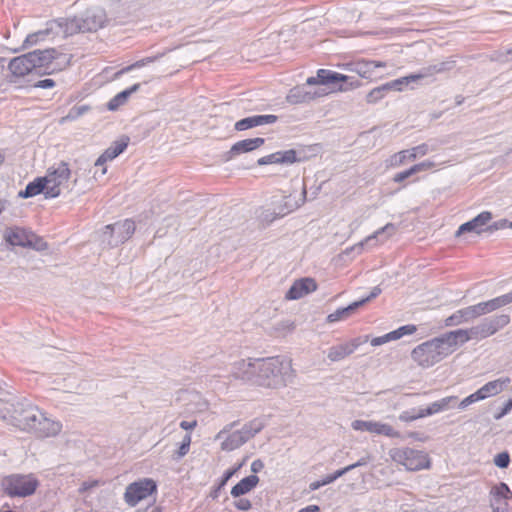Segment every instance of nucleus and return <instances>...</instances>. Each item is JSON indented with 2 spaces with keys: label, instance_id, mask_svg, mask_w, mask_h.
Listing matches in <instances>:
<instances>
[{
  "label": "nucleus",
  "instance_id": "obj_1",
  "mask_svg": "<svg viewBox=\"0 0 512 512\" xmlns=\"http://www.w3.org/2000/svg\"><path fill=\"white\" fill-rule=\"evenodd\" d=\"M105 22V11L100 7H91L80 16L65 19L61 18L48 22L45 29L29 34L25 38L22 44V49H27L50 35L53 37H67L78 32L97 31Z\"/></svg>",
  "mask_w": 512,
  "mask_h": 512
},
{
  "label": "nucleus",
  "instance_id": "obj_2",
  "mask_svg": "<svg viewBox=\"0 0 512 512\" xmlns=\"http://www.w3.org/2000/svg\"><path fill=\"white\" fill-rule=\"evenodd\" d=\"M347 75L327 69H319L317 76L309 77L305 85L296 86L289 90L286 100L290 104L308 103L323 97L331 91H348L360 86L358 80L350 81Z\"/></svg>",
  "mask_w": 512,
  "mask_h": 512
},
{
  "label": "nucleus",
  "instance_id": "obj_3",
  "mask_svg": "<svg viewBox=\"0 0 512 512\" xmlns=\"http://www.w3.org/2000/svg\"><path fill=\"white\" fill-rule=\"evenodd\" d=\"M459 347L453 331L423 342L411 352L412 360L422 368H429L452 354Z\"/></svg>",
  "mask_w": 512,
  "mask_h": 512
},
{
  "label": "nucleus",
  "instance_id": "obj_4",
  "mask_svg": "<svg viewBox=\"0 0 512 512\" xmlns=\"http://www.w3.org/2000/svg\"><path fill=\"white\" fill-rule=\"evenodd\" d=\"M294 378L291 360L286 357H270L258 363L255 384L267 388L286 386Z\"/></svg>",
  "mask_w": 512,
  "mask_h": 512
},
{
  "label": "nucleus",
  "instance_id": "obj_5",
  "mask_svg": "<svg viewBox=\"0 0 512 512\" xmlns=\"http://www.w3.org/2000/svg\"><path fill=\"white\" fill-rule=\"evenodd\" d=\"M236 424L237 422H232L225 425L215 436V440L221 441V449L223 451H233L241 447L265 427L263 419L255 418L244 424L240 430L231 432Z\"/></svg>",
  "mask_w": 512,
  "mask_h": 512
},
{
  "label": "nucleus",
  "instance_id": "obj_6",
  "mask_svg": "<svg viewBox=\"0 0 512 512\" xmlns=\"http://www.w3.org/2000/svg\"><path fill=\"white\" fill-rule=\"evenodd\" d=\"M509 323L510 316L507 314H500L485 318L480 323L469 329H458L453 331V333L458 345L461 346L470 340H482L490 337Z\"/></svg>",
  "mask_w": 512,
  "mask_h": 512
},
{
  "label": "nucleus",
  "instance_id": "obj_7",
  "mask_svg": "<svg viewBox=\"0 0 512 512\" xmlns=\"http://www.w3.org/2000/svg\"><path fill=\"white\" fill-rule=\"evenodd\" d=\"M31 53L38 74H52L65 69L70 63L67 54L59 53L56 49L34 50Z\"/></svg>",
  "mask_w": 512,
  "mask_h": 512
},
{
  "label": "nucleus",
  "instance_id": "obj_8",
  "mask_svg": "<svg viewBox=\"0 0 512 512\" xmlns=\"http://www.w3.org/2000/svg\"><path fill=\"white\" fill-rule=\"evenodd\" d=\"M306 194V187L303 185L302 191L298 197L291 193L288 195H274L270 202L271 209H268L263 214V219L272 222L276 218L290 214L305 203Z\"/></svg>",
  "mask_w": 512,
  "mask_h": 512
},
{
  "label": "nucleus",
  "instance_id": "obj_9",
  "mask_svg": "<svg viewBox=\"0 0 512 512\" xmlns=\"http://www.w3.org/2000/svg\"><path fill=\"white\" fill-rule=\"evenodd\" d=\"M71 171L66 162L48 169L47 174L43 177L46 185V198L58 197L64 189H68Z\"/></svg>",
  "mask_w": 512,
  "mask_h": 512
},
{
  "label": "nucleus",
  "instance_id": "obj_10",
  "mask_svg": "<svg viewBox=\"0 0 512 512\" xmlns=\"http://www.w3.org/2000/svg\"><path fill=\"white\" fill-rule=\"evenodd\" d=\"M393 461L405 466L409 471H418L430 467L428 455L420 450L409 447L395 448L390 451Z\"/></svg>",
  "mask_w": 512,
  "mask_h": 512
},
{
  "label": "nucleus",
  "instance_id": "obj_11",
  "mask_svg": "<svg viewBox=\"0 0 512 512\" xmlns=\"http://www.w3.org/2000/svg\"><path fill=\"white\" fill-rule=\"evenodd\" d=\"M4 238L12 246L31 248L36 251H44L48 248L47 243L41 237L20 227L6 229Z\"/></svg>",
  "mask_w": 512,
  "mask_h": 512
},
{
  "label": "nucleus",
  "instance_id": "obj_12",
  "mask_svg": "<svg viewBox=\"0 0 512 512\" xmlns=\"http://www.w3.org/2000/svg\"><path fill=\"white\" fill-rule=\"evenodd\" d=\"M38 482L32 475L14 474L5 477L1 486L9 496L25 497L33 494L37 488Z\"/></svg>",
  "mask_w": 512,
  "mask_h": 512
},
{
  "label": "nucleus",
  "instance_id": "obj_13",
  "mask_svg": "<svg viewBox=\"0 0 512 512\" xmlns=\"http://www.w3.org/2000/svg\"><path fill=\"white\" fill-rule=\"evenodd\" d=\"M37 417H41V410L31 404H17L9 416L8 422L22 431L32 432L37 422Z\"/></svg>",
  "mask_w": 512,
  "mask_h": 512
},
{
  "label": "nucleus",
  "instance_id": "obj_14",
  "mask_svg": "<svg viewBox=\"0 0 512 512\" xmlns=\"http://www.w3.org/2000/svg\"><path fill=\"white\" fill-rule=\"evenodd\" d=\"M493 312L490 300L457 310L445 319V326H457Z\"/></svg>",
  "mask_w": 512,
  "mask_h": 512
},
{
  "label": "nucleus",
  "instance_id": "obj_15",
  "mask_svg": "<svg viewBox=\"0 0 512 512\" xmlns=\"http://www.w3.org/2000/svg\"><path fill=\"white\" fill-rule=\"evenodd\" d=\"M155 490L156 484L151 479L133 482L126 487L124 500L129 506L134 507L140 501L149 497Z\"/></svg>",
  "mask_w": 512,
  "mask_h": 512
},
{
  "label": "nucleus",
  "instance_id": "obj_16",
  "mask_svg": "<svg viewBox=\"0 0 512 512\" xmlns=\"http://www.w3.org/2000/svg\"><path fill=\"white\" fill-rule=\"evenodd\" d=\"M433 150L435 149H430L428 144L423 143L411 149L402 150L393 154L385 161V164L387 168H397L407 162L416 160L418 157H423L428 154L429 151Z\"/></svg>",
  "mask_w": 512,
  "mask_h": 512
},
{
  "label": "nucleus",
  "instance_id": "obj_17",
  "mask_svg": "<svg viewBox=\"0 0 512 512\" xmlns=\"http://www.w3.org/2000/svg\"><path fill=\"white\" fill-rule=\"evenodd\" d=\"M351 427L355 431L369 432L373 435H383L391 438L400 436V433L391 425L379 421L354 420Z\"/></svg>",
  "mask_w": 512,
  "mask_h": 512
},
{
  "label": "nucleus",
  "instance_id": "obj_18",
  "mask_svg": "<svg viewBox=\"0 0 512 512\" xmlns=\"http://www.w3.org/2000/svg\"><path fill=\"white\" fill-rule=\"evenodd\" d=\"M386 67V62L374 60H359L349 64L351 72L371 81L383 78V74H380L378 70Z\"/></svg>",
  "mask_w": 512,
  "mask_h": 512
},
{
  "label": "nucleus",
  "instance_id": "obj_19",
  "mask_svg": "<svg viewBox=\"0 0 512 512\" xmlns=\"http://www.w3.org/2000/svg\"><path fill=\"white\" fill-rule=\"evenodd\" d=\"M135 231V223L130 219L116 222L106 226V233H112L115 237L108 239L109 247H116L127 241Z\"/></svg>",
  "mask_w": 512,
  "mask_h": 512
},
{
  "label": "nucleus",
  "instance_id": "obj_20",
  "mask_svg": "<svg viewBox=\"0 0 512 512\" xmlns=\"http://www.w3.org/2000/svg\"><path fill=\"white\" fill-rule=\"evenodd\" d=\"M261 359H242L236 361L232 367V374L235 378L244 381H252L255 383V379L258 374V363Z\"/></svg>",
  "mask_w": 512,
  "mask_h": 512
},
{
  "label": "nucleus",
  "instance_id": "obj_21",
  "mask_svg": "<svg viewBox=\"0 0 512 512\" xmlns=\"http://www.w3.org/2000/svg\"><path fill=\"white\" fill-rule=\"evenodd\" d=\"M492 219V214L489 211H483L474 217L472 220L463 223L459 226L458 230L455 233L456 237H460L462 234L467 232H474L476 234H480L484 231V227L488 224V222Z\"/></svg>",
  "mask_w": 512,
  "mask_h": 512
},
{
  "label": "nucleus",
  "instance_id": "obj_22",
  "mask_svg": "<svg viewBox=\"0 0 512 512\" xmlns=\"http://www.w3.org/2000/svg\"><path fill=\"white\" fill-rule=\"evenodd\" d=\"M35 428L32 429L38 437H53L56 436L62 429V425L58 421H54L46 417L45 413L41 411V417H37Z\"/></svg>",
  "mask_w": 512,
  "mask_h": 512
},
{
  "label": "nucleus",
  "instance_id": "obj_23",
  "mask_svg": "<svg viewBox=\"0 0 512 512\" xmlns=\"http://www.w3.org/2000/svg\"><path fill=\"white\" fill-rule=\"evenodd\" d=\"M31 53H26L13 58L8 65L9 70L14 76L23 77L35 71V64L32 60Z\"/></svg>",
  "mask_w": 512,
  "mask_h": 512
},
{
  "label": "nucleus",
  "instance_id": "obj_24",
  "mask_svg": "<svg viewBox=\"0 0 512 512\" xmlns=\"http://www.w3.org/2000/svg\"><path fill=\"white\" fill-rule=\"evenodd\" d=\"M317 289V284L312 278H302L293 283L286 293V299L297 300L305 295L314 292Z\"/></svg>",
  "mask_w": 512,
  "mask_h": 512
},
{
  "label": "nucleus",
  "instance_id": "obj_25",
  "mask_svg": "<svg viewBox=\"0 0 512 512\" xmlns=\"http://www.w3.org/2000/svg\"><path fill=\"white\" fill-rule=\"evenodd\" d=\"M297 161V153L293 149H289L286 151H277L275 153L266 155L258 159V165H268V164H282L289 165L293 164Z\"/></svg>",
  "mask_w": 512,
  "mask_h": 512
},
{
  "label": "nucleus",
  "instance_id": "obj_26",
  "mask_svg": "<svg viewBox=\"0 0 512 512\" xmlns=\"http://www.w3.org/2000/svg\"><path fill=\"white\" fill-rule=\"evenodd\" d=\"M276 115H253L237 121L234 125L236 131H244L258 126L273 124L277 121Z\"/></svg>",
  "mask_w": 512,
  "mask_h": 512
},
{
  "label": "nucleus",
  "instance_id": "obj_27",
  "mask_svg": "<svg viewBox=\"0 0 512 512\" xmlns=\"http://www.w3.org/2000/svg\"><path fill=\"white\" fill-rule=\"evenodd\" d=\"M128 145V139L120 140L114 142L110 147H108L96 160L95 166H102L101 174L104 175L107 172V168L104 165L113 159H115L118 155H120Z\"/></svg>",
  "mask_w": 512,
  "mask_h": 512
},
{
  "label": "nucleus",
  "instance_id": "obj_28",
  "mask_svg": "<svg viewBox=\"0 0 512 512\" xmlns=\"http://www.w3.org/2000/svg\"><path fill=\"white\" fill-rule=\"evenodd\" d=\"M359 346V342L357 340H352L350 342L341 343L339 345L332 346L328 350L327 357L332 362H338L352 354L356 348Z\"/></svg>",
  "mask_w": 512,
  "mask_h": 512
},
{
  "label": "nucleus",
  "instance_id": "obj_29",
  "mask_svg": "<svg viewBox=\"0 0 512 512\" xmlns=\"http://www.w3.org/2000/svg\"><path fill=\"white\" fill-rule=\"evenodd\" d=\"M265 140L261 137L245 139L236 142L228 152V159L242 153L251 152L264 144Z\"/></svg>",
  "mask_w": 512,
  "mask_h": 512
},
{
  "label": "nucleus",
  "instance_id": "obj_30",
  "mask_svg": "<svg viewBox=\"0 0 512 512\" xmlns=\"http://www.w3.org/2000/svg\"><path fill=\"white\" fill-rule=\"evenodd\" d=\"M510 383L511 379L509 377H500L496 380L489 381L478 390L483 399H486L488 397L498 395L505 390Z\"/></svg>",
  "mask_w": 512,
  "mask_h": 512
},
{
  "label": "nucleus",
  "instance_id": "obj_31",
  "mask_svg": "<svg viewBox=\"0 0 512 512\" xmlns=\"http://www.w3.org/2000/svg\"><path fill=\"white\" fill-rule=\"evenodd\" d=\"M259 483V477L257 475H250L243 478L231 489V495L234 498H238L244 494L249 493Z\"/></svg>",
  "mask_w": 512,
  "mask_h": 512
},
{
  "label": "nucleus",
  "instance_id": "obj_32",
  "mask_svg": "<svg viewBox=\"0 0 512 512\" xmlns=\"http://www.w3.org/2000/svg\"><path fill=\"white\" fill-rule=\"evenodd\" d=\"M396 232V226L392 223L386 224L384 227L378 229L370 236L366 237L363 241H361L356 247L362 248L364 244L369 243L373 239H379L380 242H384L386 239L394 235Z\"/></svg>",
  "mask_w": 512,
  "mask_h": 512
},
{
  "label": "nucleus",
  "instance_id": "obj_33",
  "mask_svg": "<svg viewBox=\"0 0 512 512\" xmlns=\"http://www.w3.org/2000/svg\"><path fill=\"white\" fill-rule=\"evenodd\" d=\"M140 88V84H134L130 88L118 93L115 95L107 104V108L110 111L117 110L120 106L124 105L128 98L133 94L134 92L138 91Z\"/></svg>",
  "mask_w": 512,
  "mask_h": 512
},
{
  "label": "nucleus",
  "instance_id": "obj_34",
  "mask_svg": "<svg viewBox=\"0 0 512 512\" xmlns=\"http://www.w3.org/2000/svg\"><path fill=\"white\" fill-rule=\"evenodd\" d=\"M457 401L456 396H448L445 398H442L439 401H435L431 403L427 408H420L423 418L426 416H430L436 413H439L449 407L451 403H454Z\"/></svg>",
  "mask_w": 512,
  "mask_h": 512
},
{
  "label": "nucleus",
  "instance_id": "obj_35",
  "mask_svg": "<svg viewBox=\"0 0 512 512\" xmlns=\"http://www.w3.org/2000/svg\"><path fill=\"white\" fill-rule=\"evenodd\" d=\"M46 183L43 177H38L34 181L27 184L23 191L19 192V196L22 198H30L40 193H44L46 196Z\"/></svg>",
  "mask_w": 512,
  "mask_h": 512
},
{
  "label": "nucleus",
  "instance_id": "obj_36",
  "mask_svg": "<svg viewBox=\"0 0 512 512\" xmlns=\"http://www.w3.org/2000/svg\"><path fill=\"white\" fill-rule=\"evenodd\" d=\"M359 307L356 301L344 308H339L327 316V322L334 323L350 317Z\"/></svg>",
  "mask_w": 512,
  "mask_h": 512
},
{
  "label": "nucleus",
  "instance_id": "obj_37",
  "mask_svg": "<svg viewBox=\"0 0 512 512\" xmlns=\"http://www.w3.org/2000/svg\"><path fill=\"white\" fill-rule=\"evenodd\" d=\"M417 82L414 78V74H410L408 76H404L388 83H385L388 87V90L402 91L405 85H409L410 83Z\"/></svg>",
  "mask_w": 512,
  "mask_h": 512
},
{
  "label": "nucleus",
  "instance_id": "obj_38",
  "mask_svg": "<svg viewBox=\"0 0 512 512\" xmlns=\"http://www.w3.org/2000/svg\"><path fill=\"white\" fill-rule=\"evenodd\" d=\"M388 87L386 84H383L381 86H378L374 89H372L366 96V101L369 104H375L381 99H383L388 92Z\"/></svg>",
  "mask_w": 512,
  "mask_h": 512
},
{
  "label": "nucleus",
  "instance_id": "obj_39",
  "mask_svg": "<svg viewBox=\"0 0 512 512\" xmlns=\"http://www.w3.org/2000/svg\"><path fill=\"white\" fill-rule=\"evenodd\" d=\"M490 493L493 496V499L498 500V502H500V499L507 500L508 498L512 497V493L505 483H499L498 485L494 486Z\"/></svg>",
  "mask_w": 512,
  "mask_h": 512
},
{
  "label": "nucleus",
  "instance_id": "obj_40",
  "mask_svg": "<svg viewBox=\"0 0 512 512\" xmlns=\"http://www.w3.org/2000/svg\"><path fill=\"white\" fill-rule=\"evenodd\" d=\"M493 311L512 303V292L490 299Z\"/></svg>",
  "mask_w": 512,
  "mask_h": 512
},
{
  "label": "nucleus",
  "instance_id": "obj_41",
  "mask_svg": "<svg viewBox=\"0 0 512 512\" xmlns=\"http://www.w3.org/2000/svg\"><path fill=\"white\" fill-rule=\"evenodd\" d=\"M417 331V327L413 324H408L399 327L398 329L391 331L393 340H398L405 335H411Z\"/></svg>",
  "mask_w": 512,
  "mask_h": 512
},
{
  "label": "nucleus",
  "instance_id": "obj_42",
  "mask_svg": "<svg viewBox=\"0 0 512 512\" xmlns=\"http://www.w3.org/2000/svg\"><path fill=\"white\" fill-rule=\"evenodd\" d=\"M420 418H423V414H422L420 408L419 409L412 408L410 410L403 411L399 415V420H401L403 422H412V421L420 419Z\"/></svg>",
  "mask_w": 512,
  "mask_h": 512
},
{
  "label": "nucleus",
  "instance_id": "obj_43",
  "mask_svg": "<svg viewBox=\"0 0 512 512\" xmlns=\"http://www.w3.org/2000/svg\"><path fill=\"white\" fill-rule=\"evenodd\" d=\"M413 74H414V78L418 82V81L423 80L425 78H430V77L435 76L437 74V69H435V65L434 64H431V65H428L426 67H423L417 73H413Z\"/></svg>",
  "mask_w": 512,
  "mask_h": 512
},
{
  "label": "nucleus",
  "instance_id": "obj_44",
  "mask_svg": "<svg viewBox=\"0 0 512 512\" xmlns=\"http://www.w3.org/2000/svg\"><path fill=\"white\" fill-rule=\"evenodd\" d=\"M480 400H484L481 393L479 392V390H477L476 392L472 393L471 395L467 396L466 398H464L460 403H459V409L461 410H464L465 408H467L469 405L473 404V403H476Z\"/></svg>",
  "mask_w": 512,
  "mask_h": 512
},
{
  "label": "nucleus",
  "instance_id": "obj_45",
  "mask_svg": "<svg viewBox=\"0 0 512 512\" xmlns=\"http://www.w3.org/2000/svg\"><path fill=\"white\" fill-rule=\"evenodd\" d=\"M191 444V435L186 434L182 440V443L177 451V459L184 457L188 452Z\"/></svg>",
  "mask_w": 512,
  "mask_h": 512
},
{
  "label": "nucleus",
  "instance_id": "obj_46",
  "mask_svg": "<svg viewBox=\"0 0 512 512\" xmlns=\"http://www.w3.org/2000/svg\"><path fill=\"white\" fill-rule=\"evenodd\" d=\"M155 59H156V58L147 57V58H144V59H142V60H139V61L135 62L134 64L129 65V66H127V67L123 68L122 70H120V71L117 73V75H121V74H124V73H126V72H129V71H131V70H132V69H134V68H140V67H143V66H145L146 64L153 62Z\"/></svg>",
  "mask_w": 512,
  "mask_h": 512
},
{
  "label": "nucleus",
  "instance_id": "obj_47",
  "mask_svg": "<svg viewBox=\"0 0 512 512\" xmlns=\"http://www.w3.org/2000/svg\"><path fill=\"white\" fill-rule=\"evenodd\" d=\"M494 463L499 468H506L510 463V456L507 452H501L494 458Z\"/></svg>",
  "mask_w": 512,
  "mask_h": 512
},
{
  "label": "nucleus",
  "instance_id": "obj_48",
  "mask_svg": "<svg viewBox=\"0 0 512 512\" xmlns=\"http://www.w3.org/2000/svg\"><path fill=\"white\" fill-rule=\"evenodd\" d=\"M89 110L88 106H79V107H75L73 109L70 110V112L68 113V115L64 118H62V122L66 119H69V120H74L76 119L77 117L83 115L84 113H86L87 111Z\"/></svg>",
  "mask_w": 512,
  "mask_h": 512
},
{
  "label": "nucleus",
  "instance_id": "obj_49",
  "mask_svg": "<svg viewBox=\"0 0 512 512\" xmlns=\"http://www.w3.org/2000/svg\"><path fill=\"white\" fill-rule=\"evenodd\" d=\"M433 167H435V163L431 160H425L423 162H420V163H417V164L411 166L414 174L422 172V171L430 170Z\"/></svg>",
  "mask_w": 512,
  "mask_h": 512
},
{
  "label": "nucleus",
  "instance_id": "obj_50",
  "mask_svg": "<svg viewBox=\"0 0 512 512\" xmlns=\"http://www.w3.org/2000/svg\"><path fill=\"white\" fill-rule=\"evenodd\" d=\"M435 69H437V74L444 73L447 71H450L455 67V61L454 60H446L442 62L435 63Z\"/></svg>",
  "mask_w": 512,
  "mask_h": 512
},
{
  "label": "nucleus",
  "instance_id": "obj_51",
  "mask_svg": "<svg viewBox=\"0 0 512 512\" xmlns=\"http://www.w3.org/2000/svg\"><path fill=\"white\" fill-rule=\"evenodd\" d=\"M242 467V463H240L239 465H237L236 467L232 468V469H229L227 470L222 479L220 480L219 482V488H223L226 483L228 482V480Z\"/></svg>",
  "mask_w": 512,
  "mask_h": 512
},
{
  "label": "nucleus",
  "instance_id": "obj_52",
  "mask_svg": "<svg viewBox=\"0 0 512 512\" xmlns=\"http://www.w3.org/2000/svg\"><path fill=\"white\" fill-rule=\"evenodd\" d=\"M490 507L492 509V512H508V510H507L508 503L506 501L501 503V502H498V500H496V499H491Z\"/></svg>",
  "mask_w": 512,
  "mask_h": 512
},
{
  "label": "nucleus",
  "instance_id": "obj_53",
  "mask_svg": "<svg viewBox=\"0 0 512 512\" xmlns=\"http://www.w3.org/2000/svg\"><path fill=\"white\" fill-rule=\"evenodd\" d=\"M380 293H381L380 287L376 286L371 290L370 294L367 297H364L356 302L359 303V307H361L364 304H366L367 302H369L370 300L376 298Z\"/></svg>",
  "mask_w": 512,
  "mask_h": 512
},
{
  "label": "nucleus",
  "instance_id": "obj_54",
  "mask_svg": "<svg viewBox=\"0 0 512 512\" xmlns=\"http://www.w3.org/2000/svg\"><path fill=\"white\" fill-rule=\"evenodd\" d=\"M412 175H414V172L412 171V168L410 167L409 169H407L405 171L396 173L393 177V181L395 183H401Z\"/></svg>",
  "mask_w": 512,
  "mask_h": 512
},
{
  "label": "nucleus",
  "instance_id": "obj_55",
  "mask_svg": "<svg viewBox=\"0 0 512 512\" xmlns=\"http://www.w3.org/2000/svg\"><path fill=\"white\" fill-rule=\"evenodd\" d=\"M389 341H394L392 336H391V332L385 334V335H382V336H379V337H375L371 340V345L372 346H380V345H383Z\"/></svg>",
  "mask_w": 512,
  "mask_h": 512
},
{
  "label": "nucleus",
  "instance_id": "obj_56",
  "mask_svg": "<svg viewBox=\"0 0 512 512\" xmlns=\"http://www.w3.org/2000/svg\"><path fill=\"white\" fill-rule=\"evenodd\" d=\"M346 473H348V469H344V468L339 469V470L335 471L333 474L326 476L324 478V483H326L328 485Z\"/></svg>",
  "mask_w": 512,
  "mask_h": 512
},
{
  "label": "nucleus",
  "instance_id": "obj_57",
  "mask_svg": "<svg viewBox=\"0 0 512 512\" xmlns=\"http://www.w3.org/2000/svg\"><path fill=\"white\" fill-rule=\"evenodd\" d=\"M234 505L238 510H241V511H247L252 506L251 502L245 498H240V499L236 500Z\"/></svg>",
  "mask_w": 512,
  "mask_h": 512
},
{
  "label": "nucleus",
  "instance_id": "obj_58",
  "mask_svg": "<svg viewBox=\"0 0 512 512\" xmlns=\"http://www.w3.org/2000/svg\"><path fill=\"white\" fill-rule=\"evenodd\" d=\"M264 468V463L260 459H256L251 463V471L255 475L256 473L260 472Z\"/></svg>",
  "mask_w": 512,
  "mask_h": 512
},
{
  "label": "nucleus",
  "instance_id": "obj_59",
  "mask_svg": "<svg viewBox=\"0 0 512 512\" xmlns=\"http://www.w3.org/2000/svg\"><path fill=\"white\" fill-rule=\"evenodd\" d=\"M54 85H55V82L52 79H44V80H40L36 84V87L46 89V88H52Z\"/></svg>",
  "mask_w": 512,
  "mask_h": 512
},
{
  "label": "nucleus",
  "instance_id": "obj_60",
  "mask_svg": "<svg viewBox=\"0 0 512 512\" xmlns=\"http://www.w3.org/2000/svg\"><path fill=\"white\" fill-rule=\"evenodd\" d=\"M506 226H507V221L501 220V221L495 222L492 225L488 226L487 230L495 231V230L503 229Z\"/></svg>",
  "mask_w": 512,
  "mask_h": 512
},
{
  "label": "nucleus",
  "instance_id": "obj_61",
  "mask_svg": "<svg viewBox=\"0 0 512 512\" xmlns=\"http://www.w3.org/2000/svg\"><path fill=\"white\" fill-rule=\"evenodd\" d=\"M197 426V421H182L180 422V427L184 430H193Z\"/></svg>",
  "mask_w": 512,
  "mask_h": 512
},
{
  "label": "nucleus",
  "instance_id": "obj_62",
  "mask_svg": "<svg viewBox=\"0 0 512 512\" xmlns=\"http://www.w3.org/2000/svg\"><path fill=\"white\" fill-rule=\"evenodd\" d=\"M512 409V399H509L505 404H504V407L501 411V413L499 415L496 416V419H499L501 418L502 416L506 415L507 413H509Z\"/></svg>",
  "mask_w": 512,
  "mask_h": 512
},
{
  "label": "nucleus",
  "instance_id": "obj_63",
  "mask_svg": "<svg viewBox=\"0 0 512 512\" xmlns=\"http://www.w3.org/2000/svg\"><path fill=\"white\" fill-rule=\"evenodd\" d=\"M366 464H367V460L365 458H361L356 463L344 467V469H348V472H349L357 467L364 466Z\"/></svg>",
  "mask_w": 512,
  "mask_h": 512
},
{
  "label": "nucleus",
  "instance_id": "obj_64",
  "mask_svg": "<svg viewBox=\"0 0 512 512\" xmlns=\"http://www.w3.org/2000/svg\"><path fill=\"white\" fill-rule=\"evenodd\" d=\"M319 511H320L319 506H317V505H309V506L299 510L298 512H319Z\"/></svg>",
  "mask_w": 512,
  "mask_h": 512
}]
</instances>
